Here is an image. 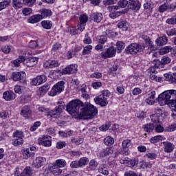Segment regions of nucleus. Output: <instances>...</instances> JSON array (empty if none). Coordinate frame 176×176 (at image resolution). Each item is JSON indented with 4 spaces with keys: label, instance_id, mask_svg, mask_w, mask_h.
Returning a JSON list of instances; mask_svg holds the SVG:
<instances>
[{
    "label": "nucleus",
    "instance_id": "nucleus-1",
    "mask_svg": "<svg viewBox=\"0 0 176 176\" xmlns=\"http://www.w3.org/2000/svg\"><path fill=\"white\" fill-rule=\"evenodd\" d=\"M157 100L161 107L168 105L172 111H176V90L165 91L158 96Z\"/></svg>",
    "mask_w": 176,
    "mask_h": 176
},
{
    "label": "nucleus",
    "instance_id": "nucleus-2",
    "mask_svg": "<svg viewBox=\"0 0 176 176\" xmlns=\"http://www.w3.org/2000/svg\"><path fill=\"white\" fill-rule=\"evenodd\" d=\"M82 108L83 102L80 100H72L66 107L68 113L77 119H81Z\"/></svg>",
    "mask_w": 176,
    "mask_h": 176
},
{
    "label": "nucleus",
    "instance_id": "nucleus-3",
    "mask_svg": "<svg viewBox=\"0 0 176 176\" xmlns=\"http://www.w3.org/2000/svg\"><path fill=\"white\" fill-rule=\"evenodd\" d=\"M98 113L97 107L91 104L90 102H85L82 105V110L81 113V119L85 120L93 119Z\"/></svg>",
    "mask_w": 176,
    "mask_h": 176
},
{
    "label": "nucleus",
    "instance_id": "nucleus-4",
    "mask_svg": "<svg viewBox=\"0 0 176 176\" xmlns=\"http://www.w3.org/2000/svg\"><path fill=\"white\" fill-rule=\"evenodd\" d=\"M144 49L145 45H144V44L133 43L125 48L124 53L125 54H131L132 56H135L137 53L144 52Z\"/></svg>",
    "mask_w": 176,
    "mask_h": 176
},
{
    "label": "nucleus",
    "instance_id": "nucleus-5",
    "mask_svg": "<svg viewBox=\"0 0 176 176\" xmlns=\"http://www.w3.org/2000/svg\"><path fill=\"white\" fill-rule=\"evenodd\" d=\"M12 145L14 146H19L24 144V132L19 130H16L12 134Z\"/></svg>",
    "mask_w": 176,
    "mask_h": 176
},
{
    "label": "nucleus",
    "instance_id": "nucleus-6",
    "mask_svg": "<svg viewBox=\"0 0 176 176\" xmlns=\"http://www.w3.org/2000/svg\"><path fill=\"white\" fill-rule=\"evenodd\" d=\"M64 85H65L64 81H59L55 84L50 91V96L54 97V96H58V94H60V93L64 90V87H65Z\"/></svg>",
    "mask_w": 176,
    "mask_h": 176
},
{
    "label": "nucleus",
    "instance_id": "nucleus-7",
    "mask_svg": "<svg viewBox=\"0 0 176 176\" xmlns=\"http://www.w3.org/2000/svg\"><path fill=\"white\" fill-rule=\"evenodd\" d=\"M120 163L121 164H125L127 167H131V168H135L138 166L140 161L138 158H129L125 157L124 160H120Z\"/></svg>",
    "mask_w": 176,
    "mask_h": 176
},
{
    "label": "nucleus",
    "instance_id": "nucleus-8",
    "mask_svg": "<svg viewBox=\"0 0 176 176\" xmlns=\"http://www.w3.org/2000/svg\"><path fill=\"white\" fill-rule=\"evenodd\" d=\"M65 106V104L64 102H62L59 104L55 110H51L47 113V118H54V119L58 118L60 116V113L63 112V109H64V107Z\"/></svg>",
    "mask_w": 176,
    "mask_h": 176
},
{
    "label": "nucleus",
    "instance_id": "nucleus-9",
    "mask_svg": "<svg viewBox=\"0 0 176 176\" xmlns=\"http://www.w3.org/2000/svg\"><path fill=\"white\" fill-rule=\"evenodd\" d=\"M119 10V6H109L107 7V10L109 12V18L115 19L119 16H121V14H123V12L122 11H116Z\"/></svg>",
    "mask_w": 176,
    "mask_h": 176
},
{
    "label": "nucleus",
    "instance_id": "nucleus-10",
    "mask_svg": "<svg viewBox=\"0 0 176 176\" xmlns=\"http://www.w3.org/2000/svg\"><path fill=\"white\" fill-rule=\"evenodd\" d=\"M133 147V144L131 143V140L126 139L122 142V155H124L125 156H129L130 155V148Z\"/></svg>",
    "mask_w": 176,
    "mask_h": 176
},
{
    "label": "nucleus",
    "instance_id": "nucleus-11",
    "mask_svg": "<svg viewBox=\"0 0 176 176\" xmlns=\"http://www.w3.org/2000/svg\"><path fill=\"white\" fill-rule=\"evenodd\" d=\"M25 76H27V74L24 72H14L11 78L14 82L24 83L25 82Z\"/></svg>",
    "mask_w": 176,
    "mask_h": 176
},
{
    "label": "nucleus",
    "instance_id": "nucleus-12",
    "mask_svg": "<svg viewBox=\"0 0 176 176\" xmlns=\"http://www.w3.org/2000/svg\"><path fill=\"white\" fill-rule=\"evenodd\" d=\"M101 58L107 60V58H111L116 56V48L115 47H110L106 51L101 52Z\"/></svg>",
    "mask_w": 176,
    "mask_h": 176
},
{
    "label": "nucleus",
    "instance_id": "nucleus-13",
    "mask_svg": "<svg viewBox=\"0 0 176 176\" xmlns=\"http://www.w3.org/2000/svg\"><path fill=\"white\" fill-rule=\"evenodd\" d=\"M38 145L49 148L52 146V137L50 135H43L41 138L38 139Z\"/></svg>",
    "mask_w": 176,
    "mask_h": 176
},
{
    "label": "nucleus",
    "instance_id": "nucleus-14",
    "mask_svg": "<svg viewBox=\"0 0 176 176\" xmlns=\"http://www.w3.org/2000/svg\"><path fill=\"white\" fill-rule=\"evenodd\" d=\"M20 115L25 119H30L32 116L31 105L23 106L21 109Z\"/></svg>",
    "mask_w": 176,
    "mask_h": 176
},
{
    "label": "nucleus",
    "instance_id": "nucleus-15",
    "mask_svg": "<svg viewBox=\"0 0 176 176\" xmlns=\"http://www.w3.org/2000/svg\"><path fill=\"white\" fill-rule=\"evenodd\" d=\"M171 63V58L167 56H164L160 60H156L155 67V68H164V65L170 64Z\"/></svg>",
    "mask_w": 176,
    "mask_h": 176
},
{
    "label": "nucleus",
    "instance_id": "nucleus-16",
    "mask_svg": "<svg viewBox=\"0 0 176 176\" xmlns=\"http://www.w3.org/2000/svg\"><path fill=\"white\" fill-rule=\"evenodd\" d=\"M47 80V77L45 75H38L36 78H34L31 81V85L33 86H39Z\"/></svg>",
    "mask_w": 176,
    "mask_h": 176
},
{
    "label": "nucleus",
    "instance_id": "nucleus-17",
    "mask_svg": "<svg viewBox=\"0 0 176 176\" xmlns=\"http://www.w3.org/2000/svg\"><path fill=\"white\" fill-rule=\"evenodd\" d=\"M128 10H133L136 13L140 12V9H141V2L138 0H134L132 2H129V4L127 6Z\"/></svg>",
    "mask_w": 176,
    "mask_h": 176
},
{
    "label": "nucleus",
    "instance_id": "nucleus-18",
    "mask_svg": "<svg viewBox=\"0 0 176 176\" xmlns=\"http://www.w3.org/2000/svg\"><path fill=\"white\" fill-rule=\"evenodd\" d=\"M78 71V65H70L62 69V74L63 75H71L75 74Z\"/></svg>",
    "mask_w": 176,
    "mask_h": 176
},
{
    "label": "nucleus",
    "instance_id": "nucleus-19",
    "mask_svg": "<svg viewBox=\"0 0 176 176\" xmlns=\"http://www.w3.org/2000/svg\"><path fill=\"white\" fill-rule=\"evenodd\" d=\"M94 102L100 107H107L108 105V99L101 95L96 96L94 98Z\"/></svg>",
    "mask_w": 176,
    "mask_h": 176
},
{
    "label": "nucleus",
    "instance_id": "nucleus-20",
    "mask_svg": "<svg viewBox=\"0 0 176 176\" xmlns=\"http://www.w3.org/2000/svg\"><path fill=\"white\" fill-rule=\"evenodd\" d=\"M38 60L39 58L36 57H30L25 59V57H24V61L23 63L26 67H34V65H36L38 64Z\"/></svg>",
    "mask_w": 176,
    "mask_h": 176
},
{
    "label": "nucleus",
    "instance_id": "nucleus-21",
    "mask_svg": "<svg viewBox=\"0 0 176 176\" xmlns=\"http://www.w3.org/2000/svg\"><path fill=\"white\" fill-rule=\"evenodd\" d=\"M162 144L164 145L163 149L165 153H171V152L175 149V144L173 143L170 142H164Z\"/></svg>",
    "mask_w": 176,
    "mask_h": 176
},
{
    "label": "nucleus",
    "instance_id": "nucleus-22",
    "mask_svg": "<svg viewBox=\"0 0 176 176\" xmlns=\"http://www.w3.org/2000/svg\"><path fill=\"white\" fill-rule=\"evenodd\" d=\"M3 98L6 101H13L16 98V94L12 90L6 91L3 93Z\"/></svg>",
    "mask_w": 176,
    "mask_h": 176
},
{
    "label": "nucleus",
    "instance_id": "nucleus-23",
    "mask_svg": "<svg viewBox=\"0 0 176 176\" xmlns=\"http://www.w3.org/2000/svg\"><path fill=\"white\" fill-rule=\"evenodd\" d=\"M43 67L47 69L49 68H57V67H60V63L58 60H48L43 63Z\"/></svg>",
    "mask_w": 176,
    "mask_h": 176
},
{
    "label": "nucleus",
    "instance_id": "nucleus-24",
    "mask_svg": "<svg viewBox=\"0 0 176 176\" xmlns=\"http://www.w3.org/2000/svg\"><path fill=\"white\" fill-rule=\"evenodd\" d=\"M168 42V38H167V36L166 34H164L163 36L156 38L155 45L160 47V46H164V45H167Z\"/></svg>",
    "mask_w": 176,
    "mask_h": 176
},
{
    "label": "nucleus",
    "instance_id": "nucleus-25",
    "mask_svg": "<svg viewBox=\"0 0 176 176\" xmlns=\"http://www.w3.org/2000/svg\"><path fill=\"white\" fill-rule=\"evenodd\" d=\"M164 77L165 78V80L166 82H169V83H173L176 85V72L173 74L171 73H166L164 74Z\"/></svg>",
    "mask_w": 176,
    "mask_h": 176
},
{
    "label": "nucleus",
    "instance_id": "nucleus-26",
    "mask_svg": "<svg viewBox=\"0 0 176 176\" xmlns=\"http://www.w3.org/2000/svg\"><path fill=\"white\" fill-rule=\"evenodd\" d=\"M32 174V168L30 166L26 167L21 173H19L17 170L14 173V176H31Z\"/></svg>",
    "mask_w": 176,
    "mask_h": 176
},
{
    "label": "nucleus",
    "instance_id": "nucleus-27",
    "mask_svg": "<svg viewBox=\"0 0 176 176\" xmlns=\"http://www.w3.org/2000/svg\"><path fill=\"white\" fill-rule=\"evenodd\" d=\"M40 16L41 17V20H43V19H46L47 17H51V16H53V12H52L51 10L46 9V8H42L39 10Z\"/></svg>",
    "mask_w": 176,
    "mask_h": 176
},
{
    "label": "nucleus",
    "instance_id": "nucleus-28",
    "mask_svg": "<svg viewBox=\"0 0 176 176\" xmlns=\"http://www.w3.org/2000/svg\"><path fill=\"white\" fill-rule=\"evenodd\" d=\"M45 162H46V158L43 157H37L34 162L33 166L36 168H39L45 164Z\"/></svg>",
    "mask_w": 176,
    "mask_h": 176
},
{
    "label": "nucleus",
    "instance_id": "nucleus-29",
    "mask_svg": "<svg viewBox=\"0 0 176 176\" xmlns=\"http://www.w3.org/2000/svg\"><path fill=\"white\" fill-rule=\"evenodd\" d=\"M104 16L101 12H94L91 14V20L94 23H101Z\"/></svg>",
    "mask_w": 176,
    "mask_h": 176
},
{
    "label": "nucleus",
    "instance_id": "nucleus-30",
    "mask_svg": "<svg viewBox=\"0 0 176 176\" xmlns=\"http://www.w3.org/2000/svg\"><path fill=\"white\" fill-rule=\"evenodd\" d=\"M42 20L41 15L39 14L31 16L28 19V23H30V24H35L36 23H39Z\"/></svg>",
    "mask_w": 176,
    "mask_h": 176
},
{
    "label": "nucleus",
    "instance_id": "nucleus-31",
    "mask_svg": "<svg viewBox=\"0 0 176 176\" xmlns=\"http://www.w3.org/2000/svg\"><path fill=\"white\" fill-rule=\"evenodd\" d=\"M167 10L169 12H173V8H171V6L168 5V3H166L161 5L158 9L160 13H164V12H167Z\"/></svg>",
    "mask_w": 176,
    "mask_h": 176
},
{
    "label": "nucleus",
    "instance_id": "nucleus-32",
    "mask_svg": "<svg viewBox=\"0 0 176 176\" xmlns=\"http://www.w3.org/2000/svg\"><path fill=\"white\" fill-rule=\"evenodd\" d=\"M50 89V85L49 84L44 85L43 86L41 87L38 91V95L43 96L47 93V91Z\"/></svg>",
    "mask_w": 176,
    "mask_h": 176
},
{
    "label": "nucleus",
    "instance_id": "nucleus-33",
    "mask_svg": "<svg viewBox=\"0 0 176 176\" xmlns=\"http://www.w3.org/2000/svg\"><path fill=\"white\" fill-rule=\"evenodd\" d=\"M80 89H79L80 91L82 93V97L83 98H85L86 100L90 98V96L87 94V86H86L85 84L80 85Z\"/></svg>",
    "mask_w": 176,
    "mask_h": 176
},
{
    "label": "nucleus",
    "instance_id": "nucleus-34",
    "mask_svg": "<svg viewBox=\"0 0 176 176\" xmlns=\"http://www.w3.org/2000/svg\"><path fill=\"white\" fill-rule=\"evenodd\" d=\"M67 166V161L64 159H58L55 161V163L54 164V168H56V167H59V168H61L63 167H65Z\"/></svg>",
    "mask_w": 176,
    "mask_h": 176
},
{
    "label": "nucleus",
    "instance_id": "nucleus-35",
    "mask_svg": "<svg viewBox=\"0 0 176 176\" xmlns=\"http://www.w3.org/2000/svg\"><path fill=\"white\" fill-rule=\"evenodd\" d=\"M21 63H24L23 56H19L16 59L11 61L12 67H15L16 68L20 67V64H21Z\"/></svg>",
    "mask_w": 176,
    "mask_h": 176
},
{
    "label": "nucleus",
    "instance_id": "nucleus-36",
    "mask_svg": "<svg viewBox=\"0 0 176 176\" xmlns=\"http://www.w3.org/2000/svg\"><path fill=\"white\" fill-rule=\"evenodd\" d=\"M22 152H23V159H25V160H27L28 159H30V157L32 158L34 157V156H35V153L30 152V148H24Z\"/></svg>",
    "mask_w": 176,
    "mask_h": 176
},
{
    "label": "nucleus",
    "instance_id": "nucleus-37",
    "mask_svg": "<svg viewBox=\"0 0 176 176\" xmlns=\"http://www.w3.org/2000/svg\"><path fill=\"white\" fill-rule=\"evenodd\" d=\"M98 166V162L96 161V160L92 159L89 162V166H87L88 171H94L96 168Z\"/></svg>",
    "mask_w": 176,
    "mask_h": 176
},
{
    "label": "nucleus",
    "instance_id": "nucleus-38",
    "mask_svg": "<svg viewBox=\"0 0 176 176\" xmlns=\"http://www.w3.org/2000/svg\"><path fill=\"white\" fill-rule=\"evenodd\" d=\"M145 3L143 5L144 9L145 10H148L149 12H152V10L153 9V2H152L151 0H144Z\"/></svg>",
    "mask_w": 176,
    "mask_h": 176
},
{
    "label": "nucleus",
    "instance_id": "nucleus-39",
    "mask_svg": "<svg viewBox=\"0 0 176 176\" xmlns=\"http://www.w3.org/2000/svg\"><path fill=\"white\" fill-rule=\"evenodd\" d=\"M98 173L100 174H102V175H109V171H108V168H107L106 164H102L100 165L98 168Z\"/></svg>",
    "mask_w": 176,
    "mask_h": 176
},
{
    "label": "nucleus",
    "instance_id": "nucleus-40",
    "mask_svg": "<svg viewBox=\"0 0 176 176\" xmlns=\"http://www.w3.org/2000/svg\"><path fill=\"white\" fill-rule=\"evenodd\" d=\"M54 166V164H52L50 167V171L52 173V174H54V175H60V174H61V173H63V170L60 169V168L58 166Z\"/></svg>",
    "mask_w": 176,
    "mask_h": 176
},
{
    "label": "nucleus",
    "instance_id": "nucleus-41",
    "mask_svg": "<svg viewBox=\"0 0 176 176\" xmlns=\"http://www.w3.org/2000/svg\"><path fill=\"white\" fill-rule=\"evenodd\" d=\"M113 153V148H107L106 149H102L100 155L101 157H105L106 156H109V155H112Z\"/></svg>",
    "mask_w": 176,
    "mask_h": 176
},
{
    "label": "nucleus",
    "instance_id": "nucleus-42",
    "mask_svg": "<svg viewBox=\"0 0 176 176\" xmlns=\"http://www.w3.org/2000/svg\"><path fill=\"white\" fill-rule=\"evenodd\" d=\"M118 28L122 30V31H127V30H129V27H130V25L129 22L122 21L118 23Z\"/></svg>",
    "mask_w": 176,
    "mask_h": 176
},
{
    "label": "nucleus",
    "instance_id": "nucleus-43",
    "mask_svg": "<svg viewBox=\"0 0 176 176\" xmlns=\"http://www.w3.org/2000/svg\"><path fill=\"white\" fill-rule=\"evenodd\" d=\"M96 41L98 43H100L101 45H105V43L108 42V36H107V34L97 36Z\"/></svg>",
    "mask_w": 176,
    "mask_h": 176
},
{
    "label": "nucleus",
    "instance_id": "nucleus-44",
    "mask_svg": "<svg viewBox=\"0 0 176 176\" xmlns=\"http://www.w3.org/2000/svg\"><path fill=\"white\" fill-rule=\"evenodd\" d=\"M78 164L80 166V168H83L85 166H87L89 164V158L86 157H82L79 159Z\"/></svg>",
    "mask_w": 176,
    "mask_h": 176
},
{
    "label": "nucleus",
    "instance_id": "nucleus-45",
    "mask_svg": "<svg viewBox=\"0 0 176 176\" xmlns=\"http://www.w3.org/2000/svg\"><path fill=\"white\" fill-rule=\"evenodd\" d=\"M142 129H144V131L146 133H152L153 130H155V124H146L143 125Z\"/></svg>",
    "mask_w": 176,
    "mask_h": 176
},
{
    "label": "nucleus",
    "instance_id": "nucleus-46",
    "mask_svg": "<svg viewBox=\"0 0 176 176\" xmlns=\"http://www.w3.org/2000/svg\"><path fill=\"white\" fill-rule=\"evenodd\" d=\"M145 45L148 47V50L150 52H155L156 50V46L155 44H153V41H152V39H148L145 42Z\"/></svg>",
    "mask_w": 176,
    "mask_h": 176
},
{
    "label": "nucleus",
    "instance_id": "nucleus-47",
    "mask_svg": "<svg viewBox=\"0 0 176 176\" xmlns=\"http://www.w3.org/2000/svg\"><path fill=\"white\" fill-rule=\"evenodd\" d=\"M145 45L148 47V50L150 52H155L156 50V46L155 44H153V41H152V39H148L145 42Z\"/></svg>",
    "mask_w": 176,
    "mask_h": 176
},
{
    "label": "nucleus",
    "instance_id": "nucleus-48",
    "mask_svg": "<svg viewBox=\"0 0 176 176\" xmlns=\"http://www.w3.org/2000/svg\"><path fill=\"white\" fill-rule=\"evenodd\" d=\"M164 140H166V138H164V136L163 135H160L151 138L150 140V142H151V144H156L159 142V141H164Z\"/></svg>",
    "mask_w": 176,
    "mask_h": 176
},
{
    "label": "nucleus",
    "instance_id": "nucleus-49",
    "mask_svg": "<svg viewBox=\"0 0 176 176\" xmlns=\"http://www.w3.org/2000/svg\"><path fill=\"white\" fill-rule=\"evenodd\" d=\"M41 24L45 30H50L52 27V21L49 20L42 21Z\"/></svg>",
    "mask_w": 176,
    "mask_h": 176
},
{
    "label": "nucleus",
    "instance_id": "nucleus-50",
    "mask_svg": "<svg viewBox=\"0 0 176 176\" xmlns=\"http://www.w3.org/2000/svg\"><path fill=\"white\" fill-rule=\"evenodd\" d=\"M140 168H152V163L151 162H145L144 160L139 162Z\"/></svg>",
    "mask_w": 176,
    "mask_h": 176
},
{
    "label": "nucleus",
    "instance_id": "nucleus-51",
    "mask_svg": "<svg viewBox=\"0 0 176 176\" xmlns=\"http://www.w3.org/2000/svg\"><path fill=\"white\" fill-rule=\"evenodd\" d=\"M114 143H115V140H113V138L111 136H107L104 139V144L107 145V146H111V145H113Z\"/></svg>",
    "mask_w": 176,
    "mask_h": 176
},
{
    "label": "nucleus",
    "instance_id": "nucleus-52",
    "mask_svg": "<svg viewBox=\"0 0 176 176\" xmlns=\"http://www.w3.org/2000/svg\"><path fill=\"white\" fill-rule=\"evenodd\" d=\"M91 50H93V45H88L85 46L82 52V56L90 54V53H91Z\"/></svg>",
    "mask_w": 176,
    "mask_h": 176
},
{
    "label": "nucleus",
    "instance_id": "nucleus-53",
    "mask_svg": "<svg viewBox=\"0 0 176 176\" xmlns=\"http://www.w3.org/2000/svg\"><path fill=\"white\" fill-rule=\"evenodd\" d=\"M151 122H153V124H157L159 123H161V120H163V118L155 116V114H153L151 116Z\"/></svg>",
    "mask_w": 176,
    "mask_h": 176
},
{
    "label": "nucleus",
    "instance_id": "nucleus-54",
    "mask_svg": "<svg viewBox=\"0 0 176 176\" xmlns=\"http://www.w3.org/2000/svg\"><path fill=\"white\" fill-rule=\"evenodd\" d=\"M20 99H21L20 100L21 104H28V102H30V101H31L32 100L31 95H26L24 96H21Z\"/></svg>",
    "mask_w": 176,
    "mask_h": 176
},
{
    "label": "nucleus",
    "instance_id": "nucleus-55",
    "mask_svg": "<svg viewBox=\"0 0 176 176\" xmlns=\"http://www.w3.org/2000/svg\"><path fill=\"white\" fill-rule=\"evenodd\" d=\"M10 5V1L4 0L0 2V12L3 10V9H6L8 6Z\"/></svg>",
    "mask_w": 176,
    "mask_h": 176
},
{
    "label": "nucleus",
    "instance_id": "nucleus-56",
    "mask_svg": "<svg viewBox=\"0 0 176 176\" xmlns=\"http://www.w3.org/2000/svg\"><path fill=\"white\" fill-rule=\"evenodd\" d=\"M166 24L169 25H176V15L172 16L170 18L167 19L166 21Z\"/></svg>",
    "mask_w": 176,
    "mask_h": 176
},
{
    "label": "nucleus",
    "instance_id": "nucleus-57",
    "mask_svg": "<svg viewBox=\"0 0 176 176\" xmlns=\"http://www.w3.org/2000/svg\"><path fill=\"white\" fill-rule=\"evenodd\" d=\"M116 46L118 53H121L122 51L123 50V49H124V47H125L124 43H123L122 41H118L116 43Z\"/></svg>",
    "mask_w": 176,
    "mask_h": 176
},
{
    "label": "nucleus",
    "instance_id": "nucleus-58",
    "mask_svg": "<svg viewBox=\"0 0 176 176\" xmlns=\"http://www.w3.org/2000/svg\"><path fill=\"white\" fill-rule=\"evenodd\" d=\"M24 87L20 85H15L14 87V92L16 94H23L24 93Z\"/></svg>",
    "mask_w": 176,
    "mask_h": 176
},
{
    "label": "nucleus",
    "instance_id": "nucleus-59",
    "mask_svg": "<svg viewBox=\"0 0 176 176\" xmlns=\"http://www.w3.org/2000/svg\"><path fill=\"white\" fill-rule=\"evenodd\" d=\"M173 47L171 46H165L160 50V53L162 54H167V53H170V52H172Z\"/></svg>",
    "mask_w": 176,
    "mask_h": 176
},
{
    "label": "nucleus",
    "instance_id": "nucleus-60",
    "mask_svg": "<svg viewBox=\"0 0 176 176\" xmlns=\"http://www.w3.org/2000/svg\"><path fill=\"white\" fill-rule=\"evenodd\" d=\"M41 124V121H36L35 122L33 125H32L30 128V131H36V130H38V127H40Z\"/></svg>",
    "mask_w": 176,
    "mask_h": 176
},
{
    "label": "nucleus",
    "instance_id": "nucleus-61",
    "mask_svg": "<svg viewBox=\"0 0 176 176\" xmlns=\"http://www.w3.org/2000/svg\"><path fill=\"white\" fill-rule=\"evenodd\" d=\"M21 0H12V6L15 9H20L22 7Z\"/></svg>",
    "mask_w": 176,
    "mask_h": 176
},
{
    "label": "nucleus",
    "instance_id": "nucleus-62",
    "mask_svg": "<svg viewBox=\"0 0 176 176\" xmlns=\"http://www.w3.org/2000/svg\"><path fill=\"white\" fill-rule=\"evenodd\" d=\"M130 3L127 0H120L118 2V8H124L126 6H129Z\"/></svg>",
    "mask_w": 176,
    "mask_h": 176
},
{
    "label": "nucleus",
    "instance_id": "nucleus-63",
    "mask_svg": "<svg viewBox=\"0 0 176 176\" xmlns=\"http://www.w3.org/2000/svg\"><path fill=\"white\" fill-rule=\"evenodd\" d=\"M176 130V123L172 124L171 125L165 128V131L167 133H171L173 131H175Z\"/></svg>",
    "mask_w": 176,
    "mask_h": 176
},
{
    "label": "nucleus",
    "instance_id": "nucleus-64",
    "mask_svg": "<svg viewBox=\"0 0 176 176\" xmlns=\"http://www.w3.org/2000/svg\"><path fill=\"white\" fill-rule=\"evenodd\" d=\"M124 176H141V175L134 170H127L124 173Z\"/></svg>",
    "mask_w": 176,
    "mask_h": 176
}]
</instances>
